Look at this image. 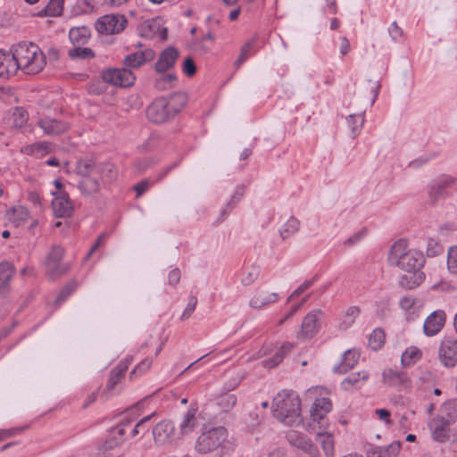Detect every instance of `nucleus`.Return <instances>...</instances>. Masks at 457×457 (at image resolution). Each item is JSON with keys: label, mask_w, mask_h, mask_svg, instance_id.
I'll return each instance as SVG.
<instances>
[{"label": "nucleus", "mask_w": 457, "mask_h": 457, "mask_svg": "<svg viewBox=\"0 0 457 457\" xmlns=\"http://www.w3.org/2000/svg\"><path fill=\"white\" fill-rule=\"evenodd\" d=\"M347 125L352 132L353 137H355L364 123V117L362 114H350L346 118Z\"/></svg>", "instance_id": "nucleus-46"}, {"label": "nucleus", "mask_w": 457, "mask_h": 457, "mask_svg": "<svg viewBox=\"0 0 457 457\" xmlns=\"http://www.w3.org/2000/svg\"><path fill=\"white\" fill-rule=\"evenodd\" d=\"M295 345L286 343L278 348L272 357L262 361L263 367L274 368L278 366L284 359V357L292 351Z\"/></svg>", "instance_id": "nucleus-31"}, {"label": "nucleus", "mask_w": 457, "mask_h": 457, "mask_svg": "<svg viewBox=\"0 0 457 457\" xmlns=\"http://www.w3.org/2000/svg\"><path fill=\"white\" fill-rule=\"evenodd\" d=\"M13 125L17 128L23 127L28 121V113L22 108H16L12 113Z\"/></svg>", "instance_id": "nucleus-52"}, {"label": "nucleus", "mask_w": 457, "mask_h": 457, "mask_svg": "<svg viewBox=\"0 0 457 457\" xmlns=\"http://www.w3.org/2000/svg\"><path fill=\"white\" fill-rule=\"evenodd\" d=\"M196 426L195 410L189 409L182 418L179 424V430L182 435L192 432Z\"/></svg>", "instance_id": "nucleus-36"}, {"label": "nucleus", "mask_w": 457, "mask_h": 457, "mask_svg": "<svg viewBox=\"0 0 457 457\" xmlns=\"http://www.w3.org/2000/svg\"><path fill=\"white\" fill-rule=\"evenodd\" d=\"M37 125L44 133L50 137H56L67 131L69 125L66 121L51 117H44L37 120Z\"/></svg>", "instance_id": "nucleus-16"}, {"label": "nucleus", "mask_w": 457, "mask_h": 457, "mask_svg": "<svg viewBox=\"0 0 457 457\" xmlns=\"http://www.w3.org/2000/svg\"><path fill=\"white\" fill-rule=\"evenodd\" d=\"M127 19L122 14H106L100 17L95 24L100 34L112 35L120 33L127 25Z\"/></svg>", "instance_id": "nucleus-8"}, {"label": "nucleus", "mask_w": 457, "mask_h": 457, "mask_svg": "<svg viewBox=\"0 0 457 457\" xmlns=\"http://www.w3.org/2000/svg\"><path fill=\"white\" fill-rule=\"evenodd\" d=\"M68 55L71 60H90L96 56L91 48L80 46L70 49L68 51Z\"/></svg>", "instance_id": "nucleus-41"}, {"label": "nucleus", "mask_w": 457, "mask_h": 457, "mask_svg": "<svg viewBox=\"0 0 457 457\" xmlns=\"http://www.w3.org/2000/svg\"><path fill=\"white\" fill-rule=\"evenodd\" d=\"M174 432V425L170 420H162L153 428L155 443L164 444L170 440Z\"/></svg>", "instance_id": "nucleus-24"}, {"label": "nucleus", "mask_w": 457, "mask_h": 457, "mask_svg": "<svg viewBox=\"0 0 457 457\" xmlns=\"http://www.w3.org/2000/svg\"><path fill=\"white\" fill-rule=\"evenodd\" d=\"M368 372L366 371H361L358 373H353L345 378L342 382V386L348 390L352 386H358V383L360 381H364L368 378Z\"/></svg>", "instance_id": "nucleus-48"}, {"label": "nucleus", "mask_w": 457, "mask_h": 457, "mask_svg": "<svg viewBox=\"0 0 457 457\" xmlns=\"http://www.w3.org/2000/svg\"><path fill=\"white\" fill-rule=\"evenodd\" d=\"M260 270L257 267H251L243 275L241 283L243 286L252 285L259 277Z\"/></svg>", "instance_id": "nucleus-51"}, {"label": "nucleus", "mask_w": 457, "mask_h": 457, "mask_svg": "<svg viewBox=\"0 0 457 457\" xmlns=\"http://www.w3.org/2000/svg\"><path fill=\"white\" fill-rule=\"evenodd\" d=\"M447 268L451 273H457V246H451L448 249Z\"/></svg>", "instance_id": "nucleus-50"}, {"label": "nucleus", "mask_w": 457, "mask_h": 457, "mask_svg": "<svg viewBox=\"0 0 457 457\" xmlns=\"http://www.w3.org/2000/svg\"><path fill=\"white\" fill-rule=\"evenodd\" d=\"M359 357L360 353L355 350L345 351L341 363L334 368V371L341 374L346 373L355 366Z\"/></svg>", "instance_id": "nucleus-29"}, {"label": "nucleus", "mask_w": 457, "mask_h": 457, "mask_svg": "<svg viewBox=\"0 0 457 457\" xmlns=\"http://www.w3.org/2000/svg\"><path fill=\"white\" fill-rule=\"evenodd\" d=\"M245 192V187L243 185H239L236 187L234 195L230 197L227 203L225 208L220 212V221L224 220L225 218L229 214L230 211L233 210L237 204L241 201Z\"/></svg>", "instance_id": "nucleus-34"}, {"label": "nucleus", "mask_w": 457, "mask_h": 457, "mask_svg": "<svg viewBox=\"0 0 457 457\" xmlns=\"http://www.w3.org/2000/svg\"><path fill=\"white\" fill-rule=\"evenodd\" d=\"M24 153L41 158L52 151V145L49 142H37L25 146Z\"/></svg>", "instance_id": "nucleus-35"}, {"label": "nucleus", "mask_w": 457, "mask_h": 457, "mask_svg": "<svg viewBox=\"0 0 457 457\" xmlns=\"http://www.w3.org/2000/svg\"><path fill=\"white\" fill-rule=\"evenodd\" d=\"M326 429L316 431L318 436L321 437V446L327 457H334V440L330 434L325 432Z\"/></svg>", "instance_id": "nucleus-39"}, {"label": "nucleus", "mask_w": 457, "mask_h": 457, "mask_svg": "<svg viewBox=\"0 0 457 457\" xmlns=\"http://www.w3.org/2000/svg\"><path fill=\"white\" fill-rule=\"evenodd\" d=\"M124 435H125V430L122 427L112 428L107 432L105 440L103 444V449L105 451H108V450H111V449L120 445L125 440Z\"/></svg>", "instance_id": "nucleus-26"}, {"label": "nucleus", "mask_w": 457, "mask_h": 457, "mask_svg": "<svg viewBox=\"0 0 457 457\" xmlns=\"http://www.w3.org/2000/svg\"><path fill=\"white\" fill-rule=\"evenodd\" d=\"M64 249L60 245H52L46 255L44 266L46 272L51 278H56L68 271L69 267L62 262Z\"/></svg>", "instance_id": "nucleus-7"}, {"label": "nucleus", "mask_w": 457, "mask_h": 457, "mask_svg": "<svg viewBox=\"0 0 457 457\" xmlns=\"http://www.w3.org/2000/svg\"><path fill=\"white\" fill-rule=\"evenodd\" d=\"M64 0H50L47 5L39 12V16L58 17L63 11Z\"/></svg>", "instance_id": "nucleus-38"}, {"label": "nucleus", "mask_w": 457, "mask_h": 457, "mask_svg": "<svg viewBox=\"0 0 457 457\" xmlns=\"http://www.w3.org/2000/svg\"><path fill=\"white\" fill-rule=\"evenodd\" d=\"M155 56L154 50L145 48L138 50L125 56L122 61L123 65L127 69H137L144 65L145 62L152 61Z\"/></svg>", "instance_id": "nucleus-17"}, {"label": "nucleus", "mask_w": 457, "mask_h": 457, "mask_svg": "<svg viewBox=\"0 0 457 457\" xmlns=\"http://www.w3.org/2000/svg\"><path fill=\"white\" fill-rule=\"evenodd\" d=\"M105 240V235L102 234L100 235L97 239L96 240L93 246L90 248L89 252L86 255L85 259L87 260L90 258V256L96 251V249L104 242Z\"/></svg>", "instance_id": "nucleus-62"}, {"label": "nucleus", "mask_w": 457, "mask_h": 457, "mask_svg": "<svg viewBox=\"0 0 457 457\" xmlns=\"http://www.w3.org/2000/svg\"><path fill=\"white\" fill-rule=\"evenodd\" d=\"M332 403L327 397L317 398L310 410V420L307 430L316 432V428L326 429L328 426L327 414L331 411Z\"/></svg>", "instance_id": "nucleus-6"}, {"label": "nucleus", "mask_w": 457, "mask_h": 457, "mask_svg": "<svg viewBox=\"0 0 457 457\" xmlns=\"http://www.w3.org/2000/svg\"><path fill=\"white\" fill-rule=\"evenodd\" d=\"M273 416L287 426H296L302 421L301 402L292 390H283L273 398Z\"/></svg>", "instance_id": "nucleus-3"}, {"label": "nucleus", "mask_w": 457, "mask_h": 457, "mask_svg": "<svg viewBox=\"0 0 457 457\" xmlns=\"http://www.w3.org/2000/svg\"><path fill=\"white\" fill-rule=\"evenodd\" d=\"M365 235H366V229L363 228V229L356 232L352 237H348L345 241V245L352 246V245H355L356 243H358L361 238H363Z\"/></svg>", "instance_id": "nucleus-58"}, {"label": "nucleus", "mask_w": 457, "mask_h": 457, "mask_svg": "<svg viewBox=\"0 0 457 457\" xmlns=\"http://www.w3.org/2000/svg\"><path fill=\"white\" fill-rule=\"evenodd\" d=\"M228 436L227 428L222 426L209 428L197 437L195 450L199 453L205 454L219 449H223Z\"/></svg>", "instance_id": "nucleus-5"}, {"label": "nucleus", "mask_w": 457, "mask_h": 457, "mask_svg": "<svg viewBox=\"0 0 457 457\" xmlns=\"http://www.w3.org/2000/svg\"><path fill=\"white\" fill-rule=\"evenodd\" d=\"M177 79L174 74H164L162 73V76L158 78L154 86L159 90H166L171 87V83Z\"/></svg>", "instance_id": "nucleus-49"}, {"label": "nucleus", "mask_w": 457, "mask_h": 457, "mask_svg": "<svg viewBox=\"0 0 457 457\" xmlns=\"http://www.w3.org/2000/svg\"><path fill=\"white\" fill-rule=\"evenodd\" d=\"M438 356L444 366L454 367L457 364V339H444L439 347Z\"/></svg>", "instance_id": "nucleus-12"}, {"label": "nucleus", "mask_w": 457, "mask_h": 457, "mask_svg": "<svg viewBox=\"0 0 457 457\" xmlns=\"http://www.w3.org/2000/svg\"><path fill=\"white\" fill-rule=\"evenodd\" d=\"M360 313L361 309L358 306H350L347 308L343 316L342 321L338 325L339 328L346 330L351 328Z\"/></svg>", "instance_id": "nucleus-37"}, {"label": "nucleus", "mask_w": 457, "mask_h": 457, "mask_svg": "<svg viewBox=\"0 0 457 457\" xmlns=\"http://www.w3.org/2000/svg\"><path fill=\"white\" fill-rule=\"evenodd\" d=\"M168 109L174 117L177 115L187 104V96L185 93L177 92L166 97Z\"/></svg>", "instance_id": "nucleus-30"}, {"label": "nucleus", "mask_w": 457, "mask_h": 457, "mask_svg": "<svg viewBox=\"0 0 457 457\" xmlns=\"http://www.w3.org/2000/svg\"><path fill=\"white\" fill-rule=\"evenodd\" d=\"M390 265L399 267L411 274L412 281L407 283V287L412 288L419 286L425 278V274L420 269L425 263L423 253L415 249H408L405 239H399L391 246L388 253Z\"/></svg>", "instance_id": "nucleus-2"}, {"label": "nucleus", "mask_w": 457, "mask_h": 457, "mask_svg": "<svg viewBox=\"0 0 457 457\" xmlns=\"http://www.w3.org/2000/svg\"><path fill=\"white\" fill-rule=\"evenodd\" d=\"M12 263L4 261L0 262V294L6 295L10 291V283L15 274Z\"/></svg>", "instance_id": "nucleus-23"}, {"label": "nucleus", "mask_w": 457, "mask_h": 457, "mask_svg": "<svg viewBox=\"0 0 457 457\" xmlns=\"http://www.w3.org/2000/svg\"><path fill=\"white\" fill-rule=\"evenodd\" d=\"M237 398L236 395L224 393L218 396L217 404L222 411L228 412L236 405Z\"/></svg>", "instance_id": "nucleus-43"}, {"label": "nucleus", "mask_w": 457, "mask_h": 457, "mask_svg": "<svg viewBox=\"0 0 457 457\" xmlns=\"http://www.w3.org/2000/svg\"><path fill=\"white\" fill-rule=\"evenodd\" d=\"M151 417H152V415L144 417L135 425V427L131 430L132 437L136 436L137 435H138L140 433H145V424L150 420Z\"/></svg>", "instance_id": "nucleus-56"}, {"label": "nucleus", "mask_w": 457, "mask_h": 457, "mask_svg": "<svg viewBox=\"0 0 457 457\" xmlns=\"http://www.w3.org/2000/svg\"><path fill=\"white\" fill-rule=\"evenodd\" d=\"M53 210L57 217H70L73 212V204L67 192H53Z\"/></svg>", "instance_id": "nucleus-14"}, {"label": "nucleus", "mask_w": 457, "mask_h": 457, "mask_svg": "<svg viewBox=\"0 0 457 457\" xmlns=\"http://www.w3.org/2000/svg\"><path fill=\"white\" fill-rule=\"evenodd\" d=\"M442 412L443 415L438 416L439 418H443L449 424L453 423L457 420V402L449 401L445 403L442 407Z\"/></svg>", "instance_id": "nucleus-42"}, {"label": "nucleus", "mask_w": 457, "mask_h": 457, "mask_svg": "<svg viewBox=\"0 0 457 457\" xmlns=\"http://www.w3.org/2000/svg\"><path fill=\"white\" fill-rule=\"evenodd\" d=\"M102 79L106 83L125 87L132 86L136 77L129 69L124 66L121 69L113 68L104 71Z\"/></svg>", "instance_id": "nucleus-10"}, {"label": "nucleus", "mask_w": 457, "mask_h": 457, "mask_svg": "<svg viewBox=\"0 0 457 457\" xmlns=\"http://www.w3.org/2000/svg\"><path fill=\"white\" fill-rule=\"evenodd\" d=\"M196 304H197V298H196V296L191 295L189 297V301L187 303V305L186 309L184 310L180 319L182 320H187L192 315L194 311L195 310Z\"/></svg>", "instance_id": "nucleus-55"}, {"label": "nucleus", "mask_w": 457, "mask_h": 457, "mask_svg": "<svg viewBox=\"0 0 457 457\" xmlns=\"http://www.w3.org/2000/svg\"><path fill=\"white\" fill-rule=\"evenodd\" d=\"M180 270L178 268L171 270L168 275V283L170 286H176L180 280Z\"/></svg>", "instance_id": "nucleus-59"}, {"label": "nucleus", "mask_w": 457, "mask_h": 457, "mask_svg": "<svg viewBox=\"0 0 457 457\" xmlns=\"http://www.w3.org/2000/svg\"><path fill=\"white\" fill-rule=\"evenodd\" d=\"M10 54L16 62L17 71L21 70L26 74H37L46 65L45 54L33 43H20L12 47Z\"/></svg>", "instance_id": "nucleus-4"}, {"label": "nucleus", "mask_w": 457, "mask_h": 457, "mask_svg": "<svg viewBox=\"0 0 457 457\" xmlns=\"http://www.w3.org/2000/svg\"><path fill=\"white\" fill-rule=\"evenodd\" d=\"M445 323V313L442 310H437L430 313L425 320L423 331L426 336L433 337L438 334Z\"/></svg>", "instance_id": "nucleus-18"}, {"label": "nucleus", "mask_w": 457, "mask_h": 457, "mask_svg": "<svg viewBox=\"0 0 457 457\" xmlns=\"http://www.w3.org/2000/svg\"><path fill=\"white\" fill-rule=\"evenodd\" d=\"M76 174L79 177L78 188L84 196H92L100 192L102 185L117 179L118 171L111 162H96L91 158L76 162Z\"/></svg>", "instance_id": "nucleus-1"}, {"label": "nucleus", "mask_w": 457, "mask_h": 457, "mask_svg": "<svg viewBox=\"0 0 457 457\" xmlns=\"http://www.w3.org/2000/svg\"><path fill=\"white\" fill-rule=\"evenodd\" d=\"M450 425L443 418L438 416L434 418L430 423L433 438L438 442L447 441L450 437Z\"/></svg>", "instance_id": "nucleus-25"}, {"label": "nucleus", "mask_w": 457, "mask_h": 457, "mask_svg": "<svg viewBox=\"0 0 457 457\" xmlns=\"http://www.w3.org/2000/svg\"><path fill=\"white\" fill-rule=\"evenodd\" d=\"M388 32H389V35L391 36V37L394 39V40H396L398 39L399 37H401L403 36V30L402 29L398 26V24L396 23V21H394L391 26L389 27L388 29Z\"/></svg>", "instance_id": "nucleus-61"}, {"label": "nucleus", "mask_w": 457, "mask_h": 457, "mask_svg": "<svg viewBox=\"0 0 457 457\" xmlns=\"http://www.w3.org/2000/svg\"><path fill=\"white\" fill-rule=\"evenodd\" d=\"M133 361L132 357H127L125 360L120 361L110 372V377L106 385L105 391L103 393V397L107 399L106 394L113 391L116 386L124 378L129 366Z\"/></svg>", "instance_id": "nucleus-15"}, {"label": "nucleus", "mask_w": 457, "mask_h": 457, "mask_svg": "<svg viewBox=\"0 0 457 457\" xmlns=\"http://www.w3.org/2000/svg\"><path fill=\"white\" fill-rule=\"evenodd\" d=\"M183 71L188 77H192L195 74L196 66L192 58H187L183 62Z\"/></svg>", "instance_id": "nucleus-57"}, {"label": "nucleus", "mask_w": 457, "mask_h": 457, "mask_svg": "<svg viewBox=\"0 0 457 457\" xmlns=\"http://www.w3.org/2000/svg\"><path fill=\"white\" fill-rule=\"evenodd\" d=\"M77 283L75 281L69 282L59 293L56 302L61 303L65 301L68 296H70L76 289Z\"/></svg>", "instance_id": "nucleus-53"}, {"label": "nucleus", "mask_w": 457, "mask_h": 457, "mask_svg": "<svg viewBox=\"0 0 457 457\" xmlns=\"http://www.w3.org/2000/svg\"><path fill=\"white\" fill-rule=\"evenodd\" d=\"M316 280V278L314 277L312 279L304 281L301 286H299L294 292L293 296H298L301 294H303L304 291H306L309 287H311L314 281Z\"/></svg>", "instance_id": "nucleus-60"}, {"label": "nucleus", "mask_w": 457, "mask_h": 457, "mask_svg": "<svg viewBox=\"0 0 457 457\" xmlns=\"http://www.w3.org/2000/svg\"><path fill=\"white\" fill-rule=\"evenodd\" d=\"M376 414L379 417V419L385 421L386 424H390V411L386 409H377L375 411Z\"/></svg>", "instance_id": "nucleus-63"}, {"label": "nucleus", "mask_w": 457, "mask_h": 457, "mask_svg": "<svg viewBox=\"0 0 457 457\" xmlns=\"http://www.w3.org/2000/svg\"><path fill=\"white\" fill-rule=\"evenodd\" d=\"M258 36H254L247 41L241 48V52L237 59L235 61L234 65L238 69L249 57L250 52L257 42Z\"/></svg>", "instance_id": "nucleus-44"}, {"label": "nucleus", "mask_w": 457, "mask_h": 457, "mask_svg": "<svg viewBox=\"0 0 457 457\" xmlns=\"http://www.w3.org/2000/svg\"><path fill=\"white\" fill-rule=\"evenodd\" d=\"M382 376L384 382L390 386H395L401 389H408L411 387V379L408 374L403 371L388 369L383 371Z\"/></svg>", "instance_id": "nucleus-19"}, {"label": "nucleus", "mask_w": 457, "mask_h": 457, "mask_svg": "<svg viewBox=\"0 0 457 457\" xmlns=\"http://www.w3.org/2000/svg\"><path fill=\"white\" fill-rule=\"evenodd\" d=\"M90 29L87 26L71 28L69 38L73 45H85L90 37Z\"/></svg>", "instance_id": "nucleus-33"}, {"label": "nucleus", "mask_w": 457, "mask_h": 457, "mask_svg": "<svg viewBox=\"0 0 457 457\" xmlns=\"http://www.w3.org/2000/svg\"><path fill=\"white\" fill-rule=\"evenodd\" d=\"M279 296L277 293H272L265 288H257L249 301L250 307L253 309H262L269 304L276 303Z\"/></svg>", "instance_id": "nucleus-20"}, {"label": "nucleus", "mask_w": 457, "mask_h": 457, "mask_svg": "<svg viewBox=\"0 0 457 457\" xmlns=\"http://www.w3.org/2000/svg\"><path fill=\"white\" fill-rule=\"evenodd\" d=\"M401 445L394 442L386 447L372 446L367 451L368 457H396L399 453Z\"/></svg>", "instance_id": "nucleus-28"}, {"label": "nucleus", "mask_w": 457, "mask_h": 457, "mask_svg": "<svg viewBox=\"0 0 457 457\" xmlns=\"http://www.w3.org/2000/svg\"><path fill=\"white\" fill-rule=\"evenodd\" d=\"M456 179L450 175H442L437 178L428 187V200L432 204H436L441 199L450 195L447 189L453 187L456 183Z\"/></svg>", "instance_id": "nucleus-9"}, {"label": "nucleus", "mask_w": 457, "mask_h": 457, "mask_svg": "<svg viewBox=\"0 0 457 457\" xmlns=\"http://www.w3.org/2000/svg\"><path fill=\"white\" fill-rule=\"evenodd\" d=\"M29 217V211L22 206L12 207L5 212L6 220L13 223L16 227L21 226Z\"/></svg>", "instance_id": "nucleus-32"}, {"label": "nucleus", "mask_w": 457, "mask_h": 457, "mask_svg": "<svg viewBox=\"0 0 457 457\" xmlns=\"http://www.w3.org/2000/svg\"><path fill=\"white\" fill-rule=\"evenodd\" d=\"M152 358H145L131 372L130 378H132L136 375H141L145 373L152 365Z\"/></svg>", "instance_id": "nucleus-54"}, {"label": "nucleus", "mask_w": 457, "mask_h": 457, "mask_svg": "<svg viewBox=\"0 0 457 457\" xmlns=\"http://www.w3.org/2000/svg\"><path fill=\"white\" fill-rule=\"evenodd\" d=\"M179 51L175 47H168L167 49L163 50L155 65L154 69L156 72L158 73H164L167 71H169L170 68H172L179 57Z\"/></svg>", "instance_id": "nucleus-21"}, {"label": "nucleus", "mask_w": 457, "mask_h": 457, "mask_svg": "<svg viewBox=\"0 0 457 457\" xmlns=\"http://www.w3.org/2000/svg\"><path fill=\"white\" fill-rule=\"evenodd\" d=\"M287 440L291 445L307 453L310 457H318L320 454L318 447L303 434L293 431L287 435Z\"/></svg>", "instance_id": "nucleus-13"}, {"label": "nucleus", "mask_w": 457, "mask_h": 457, "mask_svg": "<svg viewBox=\"0 0 457 457\" xmlns=\"http://www.w3.org/2000/svg\"><path fill=\"white\" fill-rule=\"evenodd\" d=\"M386 334L381 328H375L369 337V346L374 351L382 347L385 343Z\"/></svg>", "instance_id": "nucleus-45"}, {"label": "nucleus", "mask_w": 457, "mask_h": 457, "mask_svg": "<svg viewBox=\"0 0 457 457\" xmlns=\"http://www.w3.org/2000/svg\"><path fill=\"white\" fill-rule=\"evenodd\" d=\"M414 305V299L410 296H404L400 300L402 309L408 311Z\"/></svg>", "instance_id": "nucleus-64"}, {"label": "nucleus", "mask_w": 457, "mask_h": 457, "mask_svg": "<svg viewBox=\"0 0 457 457\" xmlns=\"http://www.w3.org/2000/svg\"><path fill=\"white\" fill-rule=\"evenodd\" d=\"M167 104L166 97L155 99L146 110V115L149 120L154 123H162L173 117Z\"/></svg>", "instance_id": "nucleus-11"}, {"label": "nucleus", "mask_w": 457, "mask_h": 457, "mask_svg": "<svg viewBox=\"0 0 457 457\" xmlns=\"http://www.w3.org/2000/svg\"><path fill=\"white\" fill-rule=\"evenodd\" d=\"M421 352L417 347H410L402 354L401 362L403 366H410L419 361Z\"/></svg>", "instance_id": "nucleus-47"}, {"label": "nucleus", "mask_w": 457, "mask_h": 457, "mask_svg": "<svg viewBox=\"0 0 457 457\" xmlns=\"http://www.w3.org/2000/svg\"><path fill=\"white\" fill-rule=\"evenodd\" d=\"M17 71L16 62L10 53H5L0 50V78L9 79Z\"/></svg>", "instance_id": "nucleus-27"}, {"label": "nucleus", "mask_w": 457, "mask_h": 457, "mask_svg": "<svg viewBox=\"0 0 457 457\" xmlns=\"http://www.w3.org/2000/svg\"><path fill=\"white\" fill-rule=\"evenodd\" d=\"M299 228L300 221L295 217H290L279 229V235L282 240H286L292 235L295 234L299 230Z\"/></svg>", "instance_id": "nucleus-40"}, {"label": "nucleus", "mask_w": 457, "mask_h": 457, "mask_svg": "<svg viewBox=\"0 0 457 457\" xmlns=\"http://www.w3.org/2000/svg\"><path fill=\"white\" fill-rule=\"evenodd\" d=\"M320 314V311H312L303 318L298 337H312L318 332Z\"/></svg>", "instance_id": "nucleus-22"}]
</instances>
